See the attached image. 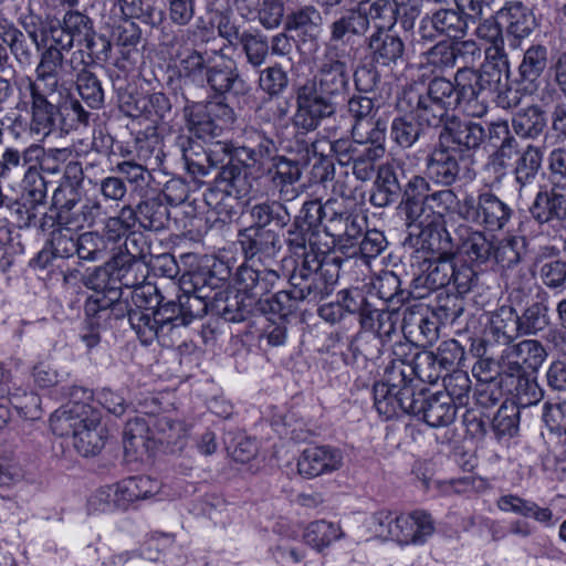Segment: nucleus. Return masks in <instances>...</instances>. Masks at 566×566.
I'll return each mask as SVG.
<instances>
[{
  "instance_id": "1",
  "label": "nucleus",
  "mask_w": 566,
  "mask_h": 566,
  "mask_svg": "<svg viewBox=\"0 0 566 566\" xmlns=\"http://www.w3.org/2000/svg\"><path fill=\"white\" fill-rule=\"evenodd\" d=\"M349 61L323 53L317 73L296 88L292 125L297 133L314 132L336 115L349 91Z\"/></svg>"
},
{
  "instance_id": "2",
  "label": "nucleus",
  "mask_w": 566,
  "mask_h": 566,
  "mask_svg": "<svg viewBox=\"0 0 566 566\" xmlns=\"http://www.w3.org/2000/svg\"><path fill=\"white\" fill-rule=\"evenodd\" d=\"M101 412L83 402H71L57 410L51 426L60 436H72L75 449L83 457L98 453L105 446L106 428L101 422Z\"/></svg>"
},
{
  "instance_id": "3",
  "label": "nucleus",
  "mask_w": 566,
  "mask_h": 566,
  "mask_svg": "<svg viewBox=\"0 0 566 566\" xmlns=\"http://www.w3.org/2000/svg\"><path fill=\"white\" fill-rule=\"evenodd\" d=\"M427 190H430L429 181L421 176H413L405 186L398 206L408 230L403 247H417L442 237L440 231H448L444 226L437 224L432 219L427 201Z\"/></svg>"
},
{
  "instance_id": "4",
  "label": "nucleus",
  "mask_w": 566,
  "mask_h": 566,
  "mask_svg": "<svg viewBox=\"0 0 566 566\" xmlns=\"http://www.w3.org/2000/svg\"><path fill=\"white\" fill-rule=\"evenodd\" d=\"M413 369L403 359H395L385 369L382 380L374 385V405L380 416L390 419L407 409L416 398Z\"/></svg>"
},
{
  "instance_id": "5",
  "label": "nucleus",
  "mask_w": 566,
  "mask_h": 566,
  "mask_svg": "<svg viewBox=\"0 0 566 566\" xmlns=\"http://www.w3.org/2000/svg\"><path fill=\"white\" fill-rule=\"evenodd\" d=\"M83 50L72 53H39V61L34 70V78H28L31 86L41 88L46 93L67 95L75 82V76L86 66Z\"/></svg>"
},
{
  "instance_id": "6",
  "label": "nucleus",
  "mask_w": 566,
  "mask_h": 566,
  "mask_svg": "<svg viewBox=\"0 0 566 566\" xmlns=\"http://www.w3.org/2000/svg\"><path fill=\"white\" fill-rule=\"evenodd\" d=\"M442 237L413 247L416 251L424 252L419 263L421 273L417 281L426 289L434 291L451 283L453 275L454 244L449 231H440Z\"/></svg>"
},
{
  "instance_id": "7",
  "label": "nucleus",
  "mask_w": 566,
  "mask_h": 566,
  "mask_svg": "<svg viewBox=\"0 0 566 566\" xmlns=\"http://www.w3.org/2000/svg\"><path fill=\"white\" fill-rule=\"evenodd\" d=\"M293 293L306 303H318L333 292V284L326 277L323 256L308 253L286 276Z\"/></svg>"
},
{
  "instance_id": "8",
  "label": "nucleus",
  "mask_w": 566,
  "mask_h": 566,
  "mask_svg": "<svg viewBox=\"0 0 566 566\" xmlns=\"http://www.w3.org/2000/svg\"><path fill=\"white\" fill-rule=\"evenodd\" d=\"M184 113L189 129L199 139L220 136L237 118L233 108L223 102H212L203 106L189 101Z\"/></svg>"
},
{
  "instance_id": "9",
  "label": "nucleus",
  "mask_w": 566,
  "mask_h": 566,
  "mask_svg": "<svg viewBox=\"0 0 566 566\" xmlns=\"http://www.w3.org/2000/svg\"><path fill=\"white\" fill-rule=\"evenodd\" d=\"M459 212L465 220L489 231L502 230L513 216V209L491 191L481 192L476 199L465 196Z\"/></svg>"
},
{
  "instance_id": "10",
  "label": "nucleus",
  "mask_w": 566,
  "mask_h": 566,
  "mask_svg": "<svg viewBox=\"0 0 566 566\" xmlns=\"http://www.w3.org/2000/svg\"><path fill=\"white\" fill-rule=\"evenodd\" d=\"M458 107L470 117L481 118L489 111L486 93L494 87L490 80L474 67H459L453 81Z\"/></svg>"
},
{
  "instance_id": "11",
  "label": "nucleus",
  "mask_w": 566,
  "mask_h": 566,
  "mask_svg": "<svg viewBox=\"0 0 566 566\" xmlns=\"http://www.w3.org/2000/svg\"><path fill=\"white\" fill-rule=\"evenodd\" d=\"M360 18V9L350 8L340 13L327 25L328 38L324 44V54L354 60L356 50L350 45L354 36H363L367 29Z\"/></svg>"
},
{
  "instance_id": "12",
  "label": "nucleus",
  "mask_w": 566,
  "mask_h": 566,
  "mask_svg": "<svg viewBox=\"0 0 566 566\" xmlns=\"http://www.w3.org/2000/svg\"><path fill=\"white\" fill-rule=\"evenodd\" d=\"M203 90L209 86L218 96L241 97L249 94L251 87L242 77L237 62L228 56L223 49L214 50V59L207 70Z\"/></svg>"
},
{
  "instance_id": "13",
  "label": "nucleus",
  "mask_w": 566,
  "mask_h": 566,
  "mask_svg": "<svg viewBox=\"0 0 566 566\" xmlns=\"http://www.w3.org/2000/svg\"><path fill=\"white\" fill-rule=\"evenodd\" d=\"M471 24V14L463 13L455 6L439 8L421 19L418 32L422 40L431 42L438 38L460 40L468 35Z\"/></svg>"
},
{
  "instance_id": "14",
  "label": "nucleus",
  "mask_w": 566,
  "mask_h": 566,
  "mask_svg": "<svg viewBox=\"0 0 566 566\" xmlns=\"http://www.w3.org/2000/svg\"><path fill=\"white\" fill-rule=\"evenodd\" d=\"M365 45L371 64L388 70H395L408 62L407 44L394 29L375 27L365 38Z\"/></svg>"
},
{
  "instance_id": "15",
  "label": "nucleus",
  "mask_w": 566,
  "mask_h": 566,
  "mask_svg": "<svg viewBox=\"0 0 566 566\" xmlns=\"http://www.w3.org/2000/svg\"><path fill=\"white\" fill-rule=\"evenodd\" d=\"M260 263L256 265L255 262H243L234 274L238 292L252 302L265 298L286 279L281 269L269 268L264 262Z\"/></svg>"
},
{
  "instance_id": "16",
  "label": "nucleus",
  "mask_w": 566,
  "mask_h": 566,
  "mask_svg": "<svg viewBox=\"0 0 566 566\" xmlns=\"http://www.w3.org/2000/svg\"><path fill=\"white\" fill-rule=\"evenodd\" d=\"M212 59H214V50L184 48L175 52V67L186 103H189L188 94L191 93V88L203 90V81Z\"/></svg>"
},
{
  "instance_id": "17",
  "label": "nucleus",
  "mask_w": 566,
  "mask_h": 566,
  "mask_svg": "<svg viewBox=\"0 0 566 566\" xmlns=\"http://www.w3.org/2000/svg\"><path fill=\"white\" fill-rule=\"evenodd\" d=\"M406 402L407 409L403 413L418 417L432 428L447 427L457 416L458 408L452 403L451 398L440 392L426 396L421 389L413 400Z\"/></svg>"
},
{
  "instance_id": "18",
  "label": "nucleus",
  "mask_w": 566,
  "mask_h": 566,
  "mask_svg": "<svg viewBox=\"0 0 566 566\" xmlns=\"http://www.w3.org/2000/svg\"><path fill=\"white\" fill-rule=\"evenodd\" d=\"M31 98L30 132L36 136L46 137L56 127L60 116V104L67 97L56 93L53 95L39 87L28 85Z\"/></svg>"
},
{
  "instance_id": "19",
  "label": "nucleus",
  "mask_w": 566,
  "mask_h": 566,
  "mask_svg": "<svg viewBox=\"0 0 566 566\" xmlns=\"http://www.w3.org/2000/svg\"><path fill=\"white\" fill-rule=\"evenodd\" d=\"M460 154L478 150L486 139L485 127L479 123L451 115L442 126L439 138Z\"/></svg>"
},
{
  "instance_id": "20",
  "label": "nucleus",
  "mask_w": 566,
  "mask_h": 566,
  "mask_svg": "<svg viewBox=\"0 0 566 566\" xmlns=\"http://www.w3.org/2000/svg\"><path fill=\"white\" fill-rule=\"evenodd\" d=\"M155 313L161 331L170 338L177 328L188 326L193 319L202 317L205 305L201 301L181 293L177 301L160 302Z\"/></svg>"
},
{
  "instance_id": "21",
  "label": "nucleus",
  "mask_w": 566,
  "mask_h": 566,
  "mask_svg": "<svg viewBox=\"0 0 566 566\" xmlns=\"http://www.w3.org/2000/svg\"><path fill=\"white\" fill-rule=\"evenodd\" d=\"M238 242L248 263L273 259L282 248L281 238L276 231L255 224L240 230Z\"/></svg>"
},
{
  "instance_id": "22",
  "label": "nucleus",
  "mask_w": 566,
  "mask_h": 566,
  "mask_svg": "<svg viewBox=\"0 0 566 566\" xmlns=\"http://www.w3.org/2000/svg\"><path fill=\"white\" fill-rule=\"evenodd\" d=\"M368 8L360 9V18L365 20L367 31L370 23L382 29H394L398 22L400 12L406 19L415 20L420 14V6L417 0H371Z\"/></svg>"
},
{
  "instance_id": "23",
  "label": "nucleus",
  "mask_w": 566,
  "mask_h": 566,
  "mask_svg": "<svg viewBox=\"0 0 566 566\" xmlns=\"http://www.w3.org/2000/svg\"><path fill=\"white\" fill-rule=\"evenodd\" d=\"M398 108L412 114L424 127L444 126L451 115L424 91L415 87L403 90L398 99Z\"/></svg>"
},
{
  "instance_id": "24",
  "label": "nucleus",
  "mask_w": 566,
  "mask_h": 566,
  "mask_svg": "<svg viewBox=\"0 0 566 566\" xmlns=\"http://www.w3.org/2000/svg\"><path fill=\"white\" fill-rule=\"evenodd\" d=\"M109 269H98L96 279L102 285H115L118 287L132 289L133 291L144 285L148 275V268L145 262L132 258H114Z\"/></svg>"
},
{
  "instance_id": "25",
  "label": "nucleus",
  "mask_w": 566,
  "mask_h": 566,
  "mask_svg": "<svg viewBox=\"0 0 566 566\" xmlns=\"http://www.w3.org/2000/svg\"><path fill=\"white\" fill-rule=\"evenodd\" d=\"M547 357L541 342L524 339L503 352V373L520 375V373H534L539 369Z\"/></svg>"
},
{
  "instance_id": "26",
  "label": "nucleus",
  "mask_w": 566,
  "mask_h": 566,
  "mask_svg": "<svg viewBox=\"0 0 566 566\" xmlns=\"http://www.w3.org/2000/svg\"><path fill=\"white\" fill-rule=\"evenodd\" d=\"M343 465V453L331 446H311L303 450L297 461L301 475L312 479L337 471Z\"/></svg>"
},
{
  "instance_id": "27",
  "label": "nucleus",
  "mask_w": 566,
  "mask_h": 566,
  "mask_svg": "<svg viewBox=\"0 0 566 566\" xmlns=\"http://www.w3.org/2000/svg\"><path fill=\"white\" fill-rule=\"evenodd\" d=\"M454 252L464 255L474 265H483L492 259L494 242L484 232L461 224L453 237Z\"/></svg>"
},
{
  "instance_id": "28",
  "label": "nucleus",
  "mask_w": 566,
  "mask_h": 566,
  "mask_svg": "<svg viewBox=\"0 0 566 566\" xmlns=\"http://www.w3.org/2000/svg\"><path fill=\"white\" fill-rule=\"evenodd\" d=\"M457 154L451 145L443 144L438 139V144L427 158L428 179L444 187L453 185L460 174Z\"/></svg>"
},
{
  "instance_id": "29",
  "label": "nucleus",
  "mask_w": 566,
  "mask_h": 566,
  "mask_svg": "<svg viewBox=\"0 0 566 566\" xmlns=\"http://www.w3.org/2000/svg\"><path fill=\"white\" fill-rule=\"evenodd\" d=\"M394 541L401 545L422 544L434 532V524L424 511H415L411 514L399 513L396 521Z\"/></svg>"
},
{
  "instance_id": "30",
  "label": "nucleus",
  "mask_w": 566,
  "mask_h": 566,
  "mask_svg": "<svg viewBox=\"0 0 566 566\" xmlns=\"http://www.w3.org/2000/svg\"><path fill=\"white\" fill-rule=\"evenodd\" d=\"M520 335H522V331L515 308L501 306L492 314L481 342L509 345Z\"/></svg>"
},
{
  "instance_id": "31",
  "label": "nucleus",
  "mask_w": 566,
  "mask_h": 566,
  "mask_svg": "<svg viewBox=\"0 0 566 566\" xmlns=\"http://www.w3.org/2000/svg\"><path fill=\"white\" fill-rule=\"evenodd\" d=\"M95 291H102L103 295L95 298H90L86 303L85 311L87 316H95L97 319L114 316L119 319L125 315L128 316L130 308L128 304L120 300V287L116 285H102L96 283L92 285Z\"/></svg>"
},
{
  "instance_id": "32",
  "label": "nucleus",
  "mask_w": 566,
  "mask_h": 566,
  "mask_svg": "<svg viewBox=\"0 0 566 566\" xmlns=\"http://www.w3.org/2000/svg\"><path fill=\"white\" fill-rule=\"evenodd\" d=\"M160 482L150 476H129L115 484L114 505L126 510L132 503L156 495L160 490Z\"/></svg>"
},
{
  "instance_id": "33",
  "label": "nucleus",
  "mask_w": 566,
  "mask_h": 566,
  "mask_svg": "<svg viewBox=\"0 0 566 566\" xmlns=\"http://www.w3.org/2000/svg\"><path fill=\"white\" fill-rule=\"evenodd\" d=\"M506 395L510 396L517 407L526 408L537 405L544 397V391L535 380L530 377L528 373H520V375L504 374L502 380Z\"/></svg>"
},
{
  "instance_id": "34",
  "label": "nucleus",
  "mask_w": 566,
  "mask_h": 566,
  "mask_svg": "<svg viewBox=\"0 0 566 566\" xmlns=\"http://www.w3.org/2000/svg\"><path fill=\"white\" fill-rule=\"evenodd\" d=\"M497 18L503 20L506 33L515 40L527 38L536 28L534 13L521 1L509 2L497 12Z\"/></svg>"
},
{
  "instance_id": "35",
  "label": "nucleus",
  "mask_w": 566,
  "mask_h": 566,
  "mask_svg": "<svg viewBox=\"0 0 566 566\" xmlns=\"http://www.w3.org/2000/svg\"><path fill=\"white\" fill-rule=\"evenodd\" d=\"M514 134L528 140H536L547 129L546 112L537 104L517 109L512 117Z\"/></svg>"
},
{
  "instance_id": "36",
  "label": "nucleus",
  "mask_w": 566,
  "mask_h": 566,
  "mask_svg": "<svg viewBox=\"0 0 566 566\" xmlns=\"http://www.w3.org/2000/svg\"><path fill=\"white\" fill-rule=\"evenodd\" d=\"M235 148L239 161L254 165L270 157L275 150V144L263 130L251 126L243 132V145Z\"/></svg>"
},
{
  "instance_id": "37",
  "label": "nucleus",
  "mask_w": 566,
  "mask_h": 566,
  "mask_svg": "<svg viewBox=\"0 0 566 566\" xmlns=\"http://www.w3.org/2000/svg\"><path fill=\"white\" fill-rule=\"evenodd\" d=\"M209 305L218 316L232 323L243 322L255 312L254 302L238 291L234 294L216 293Z\"/></svg>"
},
{
  "instance_id": "38",
  "label": "nucleus",
  "mask_w": 566,
  "mask_h": 566,
  "mask_svg": "<svg viewBox=\"0 0 566 566\" xmlns=\"http://www.w3.org/2000/svg\"><path fill=\"white\" fill-rule=\"evenodd\" d=\"M319 237L318 231H310L303 224H298V221H293L286 232L284 242L292 253L301 255L302 259L308 253L323 256L329 250V247L327 243L322 244Z\"/></svg>"
},
{
  "instance_id": "39",
  "label": "nucleus",
  "mask_w": 566,
  "mask_h": 566,
  "mask_svg": "<svg viewBox=\"0 0 566 566\" xmlns=\"http://www.w3.org/2000/svg\"><path fill=\"white\" fill-rule=\"evenodd\" d=\"M251 163H232L224 165L217 175L219 185L223 187L237 199L245 198L253 188V177L249 171Z\"/></svg>"
},
{
  "instance_id": "40",
  "label": "nucleus",
  "mask_w": 566,
  "mask_h": 566,
  "mask_svg": "<svg viewBox=\"0 0 566 566\" xmlns=\"http://www.w3.org/2000/svg\"><path fill=\"white\" fill-rule=\"evenodd\" d=\"M301 303L303 302L293 293L291 287L255 301L254 311L263 315L279 316L285 321L301 311Z\"/></svg>"
},
{
  "instance_id": "41",
  "label": "nucleus",
  "mask_w": 566,
  "mask_h": 566,
  "mask_svg": "<svg viewBox=\"0 0 566 566\" xmlns=\"http://www.w3.org/2000/svg\"><path fill=\"white\" fill-rule=\"evenodd\" d=\"M323 27V17L314 6H304L287 14L285 30L294 31L303 40L317 39Z\"/></svg>"
},
{
  "instance_id": "42",
  "label": "nucleus",
  "mask_w": 566,
  "mask_h": 566,
  "mask_svg": "<svg viewBox=\"0 0 566 566\" xmlns=\"http://www.w3.org/2000/svg\"><path fill=\"white\" fill-rule=\"evenodd\" d=\"M544 149L537 145L528 144L518 154L514 161L513 174L520 189L532 185L542 169Z\"/></svg>"
},
{
  "instance_id": "43",
  "label": "nucleus",
  "mask_w": 566,
  "mask_h": 566,
  "mask_svg": "<svg viewBox=\"0 0 566 566\" xmlns=\"http://www.w3.org/2000/svg\"><path fill=\"white\" fill-rule=\"evenodd\" d=\"M400 195L401 186L394 167L381 165L378 168L374 191L369 198L370 203L378 208H385L397 201Z\"/></svg>"
},
{
  "instance_id": "44",
  "label": "nucleus",
  "mask_w": 566,
  "mask_h": 566,
  "mask_svg": "<svg viewBox=\"0 0 566 566\" xmlns=\"http://www.w3.org/2000/svg\"><path fill=\"white\" fill-rule=\"evenodd\" d=\"M202 199L211 213L216 214V221L228 223L237 216L239 202L216 178L212 186L207 188Z\"/></svg>"
},
{
  "instance_id": "45",
  "label": "nucleus",
  "mask_w": 566,
  "mask_h": 566,
  "mask_svg": "<svg viewBox=\"0 0 566 566\" xmlns=\"http://www.w3.org/2000/svg\"><path fill=\"white\" fill-rule=\"evenodd\" d=\"M347 108L350 117L354 119L352 135H356V132L361 134L368 133V129H373V126L386 128L381 120L375 119L376 108L370 97L354 95L348 99Z\"/></svg>"
},
{
  "instance_id": "46",
  "label": "nucleus",
  "mask_w": 566,
  "mask_h": 566,
  "mask_svg": "<svg viewBox=\"0 0 566 566\" xmlns=\"http://www.w3.org/2000/svg\"><path fill=\"white\" fill-rule=\"evenodd\" d=\"M150 424L154 442L182 449V440L187 433L182 421L175 420L168 415H151Z\"/></svg>"
},
{
  "instance_id": "47",
  "label": "nucleus",
  "mask_w": 566,
  "mask_h": 566,
  "mask_svg": "<svg viewBox=\"0 0 566 566\" xmlns=\"http://www.w3.org/2000/svg\"><path fill=\"white\" fill-rule=\"evenodd\" d=\"M386 128H378L373 126V129H368V133H357L352 135L357 142V147L353 154L350 161L364 160L369 164H375L385 154L384 142L386 138Z\"/></svg>"
},
{
  "instance_id": "48",
  "label": "nucleus",
  "mask_w": 566,
  "mask_h": 566,
  "mask_svg": "<svg viewBox=\"0 0 566 566\" xmlns=\"http://www.w3.org/2000/svg\"><path fill=\"white\" fill-rule=\"evenodd\" d=\"M485 60L481 69V72L490 83L497 87L503 81L507 82L510 77V61L509 55L504 48V42L495 45H490L484 51Z\"/></svg>"
},
{
  "instance_id": "49",
  "label": "nucleus",
  "mask_w": 566,
  "mask_h": 566,
  "mask_svg": "<svg viewBox=\"0 0 566 566\" xmlns=\"http://www.w3.org/2000/svg\"><path fill=\"white\" fill-rule=\"evenodd\" d=\"M139 109L145 112V118L154 125L168 126L176 117L170 98L163 92L140 96Z\"/></svg>"
},
{
  "instance_id": "50",
  "label": "nucleus",
  "mask_w": 566,
  "mask_h": 566,
  "mask_svg": "<svg viewBox=\"0 0 566 566\" xmlns=\"http://www.w3.org/2000/svg\"><path fill=\"white\" fill-rule=\"evenodd\" d=\"M128 321L143 344H151L154 340L166 344L167 339H169L167 334L161 331L155 311L130 310L128 312Z\"/></svg>"
},
{
  "instance_id": "51",
  "label": "nucleus",
  "mask_w": 566,
  "mask_h": 566,
  "mask_svg": "<svg viewBox=\"0 0 566 566\" xmlns=\"http://www.w3.org/2000/svg\"><path fill=\"white\" fill-rule=\"evenodd\" d=\"M50 250L44 248L36 256V262L42 266H46L51 256L66 259L77 255V242L73 231L64 228L55 229L51 232L49 241Z\"/></svg>"
},
{
  "instance_id": "52",
  "label": "nucleus",
  "mask_w": 566,
  "mask_h": 566,
  "mask_svg": "<svg viewBox=\"0 0 566 566\" xmlns=\"http://www.w3.org/2000/svg\"><path fill=\"white\" fill-rule=\"evenodd\" d=\"M526 239L520 235H510L494 243L492 259L506 272L517 266L526 253Z\"/></svg>"
},
{
  "instance_id": "53",
  "label": "nucleus",
  "mask_w": 566,
  "mask_h": 566,
  "mask_svg": "<svg viewBox=\"0 0 566 566\" xmlns=\"http://www.w3.org/2000/svg\"><path fill=\"white\" fill-rule=\"evenodd\" d=\"M406 113L392 119L389 132L391 140L402 149L411 148L424 135V126L412 114Z\"/></svg>"
},
{
  "instance_id": "54",
  "label": "nucleus",
  "mask_w": 566,
  "mask_h": 566,
  "mask_svg": "<svg viewBox=\"0 0 566 566\" xmlns=\"http://www.w3.org/2000/svg\"><path fill=\"white\" fill-rule=\"evenodd\" d=\"M548 52L542 44L531 45L523 55L518 66V76L522 83L534 84L545 72L548 64Z\"/></svg>"
},
{
  "instance_id": "55",
  "label": "nucleus",
  "mask_w": 566,
  "mask_h": 566,
  "mask_svg": "<svg viewBox=\"0 0 566 566\" xmlns=\"http://www.w3.org/2000/svg\"><path fill=\"white\" fill-rule=\"evenodd\" d=\"M35 49L39 53H72L73 45L69 34L63 28L60 20L53 18L50 24L39 34L38 44Z\"/></svg>"
},
{
  "instance_id": "56",
  "label": "nucleus",
  "mask_w": 566,
  "mask_h": 566,
  "mask_svg": "<svg viewBox=\"0 0 566 566\" xmlns=\"http://www.w3.org/2000/svg\"><path fill=\"white\" fill-rule=\"evenodd\" d=\"M122 13L130 19L158 27L164 21V11L158 7V0H117Z\"/></svg>"
},
{
  "instance_id": "57",
  "label": "nucleus",
  "mask_w": 566,
  "mask_h": 566,
  "mask_svg": "<svg viewBox=\"0 0 566 566\" xmlns=\"http://www.w3.org/2000/svg\"><path fill=\"white\" fill-rule=\"evenodd\" d=\"M135 150L137 158L151 166H159L165 158L163 139L156 127L147 128L138 133L135 138Z\"/></svg>"
},
{
  "instance_id": "58",
  "label": "nucleus",
  "mask_w": 566,
  "mask_h": 566,
  "mask_svg": "<svg viewBox=\"0 0 566 566\" xmlns=\"http://www.w3.org/2000/svg\"><path fill=\"white\" fill-rule=\"evenodd\" d=\"M138 213L140 227L149 231H161L170 221L169 208L159 198L139 202Z\"/></svg>"
},
{
  "instance_id": "59",
  "label": "nucleus",
  "mask_w": 566,
  "mask_h": 566,
  "mask_svg": "<svg viewBox=\"0 0 566 566\" xmlns=\"http://www.w3.org/2000/svg\"><path fill=\"white\" fill-rule=\"evenodd\" d=\"M251 217L255 226L264 228L274 224L276 228L283 229L291 221V214L286 206L276 200L253 206Z\"/></svg>"
},
{
  "instance_id": "60",
  "label": "nucleus",
  "mask_w": 566,
  "mask_h": 566,
  "mask_svg": "<svg viewBox=\"0 0 566 566\" xmlns=\"http://www.w3.org/2000/svg\"><path fill=\"white\" fill-rule=\"evenodd\" d=\"M245 62L254 70L261 69L270 56V44L266 35L258 29L251 30L239 44Z\"/></svg>"
},
{
  "instance_id": "61",
  "label": "nucleus",
  "mask_w": 566,
  "mask_h": 566,
  "mask_svg": "<svg viewBox=\"0 0 566 566\" xmlns=\"http://www.w3.org/2000/svg\"><path fill=\"white\" fill-rule=\"evenodd\" d=\"M373 287L380 300L392 305H402L410 297V292L401 289L400 277L392 271L381 272Z\"/></svg>"
},
{
  "instance_id": "62",
  "label": "nucleus",
  "mask_w": 566,
  "mask_h": 566,
  "mask_svg": "<svg viewBox=\"0 0 566 566\" xmlns=\"http://www.w3.org/2000/svg\"><path fill=\"white\" fill-rule=\"evenodd\" d=\"M342 536L343 532L339 525L325 520L310 523L303 535L306 544L318 552L328 547L333 542L339 539Z\"/></svg>"
},
{
  "instance_id": "63",
  "label": "nucleus",
  "mask_w": 566,
  "mask_h": 566,
  "mask_svg": "<svg viewBox=\"0 0 566 566\" xmlns=\"http://www.w3.org/2000/svg\"><path fill=\"white\" fill-rule=\"evenodd\" d=\"M548 304L545 298L528 305L522 315H518L522 335H536L549 325Z\"/></svg>"
},
{
  "instance_id": "64",
  "label": "nucleus",
  "mask_w": 566,
  "mask_h": 566,
  "mask_svg": "<svg viewBox=\"0 0 566 566\" xmlns=\"http://www.w3.org/2000/svg\"><path fill=\"white\" fill-rule=\"evenodd\" d=\"M43 155V147L39 145H31L22 153L13 148H7L2 155L0 176L4 170L25 168V174H30L36 168L41 156Z\"/></svg>"
}]
</instances>
